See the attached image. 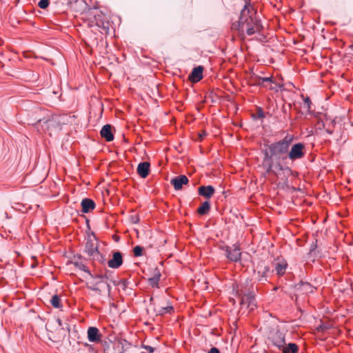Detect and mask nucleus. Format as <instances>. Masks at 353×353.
<instances>
[{"label":"nucleus","instance_id":"6e6552de","mask_svg":"<svg viewBox=\"0 0 353 353\" xmlns=\"http://www.w3.org/2000/svg\"><path fill=\"white\" fill-rule=\"evenodd\" d=\"M226 256L231 261L236 262L240 260L241 252L238 245H233L232 247H227L225 249Z\"/></svg>","mask_w":353,"mask_h":353},{"label":"nucleus","instance_id":"7c9ffc66","mask_svg":"<svg viewBox=\"0 0 353 353\" xmlns=\"http://www.w3.org/2000/svg\"><path fill=\"white\" fill-rule=\"evenodd\" d=\"M142 348L148 351L149 353H153L154 351V348L153 347L147 345H143Z\"/></svg>","mask_w":353,"mask_h":353},{"label":"nucleus","instance_id":"c85d7f7f","mask_svg":"<svg viewBox=\"0 0 353 353\" xmlns=\"http://www.w3.org/2000/svg\"><path fill=\"white\" fill-rule=\"evenodd\" d=\"M75 265L77 267H78L80 270H83V271H84L85 272H88V270L87 266L83 265V264H82L81 263L76 262L75 263Z\"/></svg>","mask_w":353,"mask_h":353},{"label":"nucleus","instance_id":"393cba45","mask_svg":"<svg viewBox=\"0 0 353 353\" xmlns=\"http://www.w3.org/2000/svg\"><path fill=\"white\" fill-rule=\"evenodd\" d=\"M314 287L312 286L308 283H302V290H303L306 293H312L314 291Z\"/></svg>","mask_w":353,"mask_h":353},{"label":"nucleus","instance_id":"1a4fd4ad","mask_svg":"<svg viewBox=\"0 0 353 353\" xmlns=\"http://www.w3.org/2000/svg\"><path fill=\"white\" fill-rule=\"evenodd\" d=\"M203 67L201 65L194 68L189 74L188 79L192 83H197L203 79Z\"/></svg>","mask_w":353,"mask_h":353},{"label":"nucleus","instance_id":"6ab92c4d","mask_svg":"<svg viewBox=\"0 0 353 353\" xmlns=\"http://www.w3.org/2000/svg\"><path fill=\"white\" fill-rule=\"evenodd\" d=\"M210 210V203L208 201H205L201 203V206L197 209V212L200 215L207 214Z\"/></svg>","mask_w":353,"mask_h":353},{"label":"nucleus","instance_id":"c9c22d12","mask_svg":"<svg viewBox=\"0 0 353 353\" xmlns=\"http://www.w3.org/2000/svg\"><path fill=\"white\" fill-rule=\"evenodd\" d=\"M99 277L101 279V281L103 282L105 278L103 276H100Z\"/></svg>","mask_w":353,"mask_h":353},{"label":"nucleus","instance_id":"ddd939ff","mask_svg":"<svg viewBox=\"0 0 353 353\" xmlns=\"http://www.w3.org/2000/svg\"><path fill=\"white\" fill-rule=\"evenodd\" d=\"M100 134L106 141H111L114 139V135L112 132V127L109 124H106L102 128Z\"/></svg>","mask_w":353,"mask_h":353},{"label":"nucleus","instance_id":"f257e3e1","mask_svg":"<svg viewBox=\"0 0 353 353\" xmlns=\"http://www.w3.org/2000/svg\"><path fill=\"white\" fill-rule=\"evenodd\" d=\"M293 136L287 135L283 139L274 142L268 145V151L265 152L264 162L268 163V172L274 173L277 177H279V171H285L288 173L291 172L288 168H284L281 163H277L275 170H273V158L276 161L285 160L288 159V150L292 145Z\"/></svg>","mask_w":353,"mask_h":353},{"label":"nucleus","instance_id":"4be33fe9","mask_svg":"<svg viewBox=\"0 0 353 353\" xmlns=\"http://www.w3.org/2000/svg\"><path fill=\"white\" fill-rule=\"evenodd\" d=\"M161 274L159 273L156 274L153 277L148 279V282L152 287H158L159 282L160 281Z\"/></svg>","mask_w":353,"mask_h":353},{"label":"nucleus","instance_id":"aec40b11","mask_svg":"<svg viewBox=\"0 0 353 353\" xmlns=\"http://www.w3.org/2000/svg\"><path fill=\"white\" fill-rule=\"evenodd\" d=\"M269 271L268 266H264L261 270L257 271L258 281L260 282L267 281L266 274Z\"/></svg>","mask_w":353,"mask_h":353},{"label":"nucleus","instance_id":"7ed1b4c3","mask_svg":"<svg viewBox=\"0 0 353 353\" xmlns=\"http://www.w3.org/2000/svg\"><path fill=\"white\" fill-rule=\"evenodd\" d=\"M285 343V334L283 332L276 330L270 334L268 344L271 352H279Z\"/></svg>","mask_w":353,"mask_h":353},{"label":"nucleus","instance_id":"f8f14e48","mask_svg":"<svg viewBox=\"0 0 353 353\" xmlns=\"http://www.w3.org/2000/svg\"><path fill=\"white\" fill-rule=\"evenodd\" d=\"M88 339L90 342L97 343L101 340V334L95 327H90L88 330Z\"/></svg>","mask_w":353,"mask_h":353},{"label":"nucleus","instance_id":"20e7f679","mask_svg":"<svg viewBox=\"0 0 353 353\" xmlns=\"http://www.w3.org/2000/svg\"><path fill=\"white\" fill-rule=\"evenodd\" d=\"M38 125H41L42 130L48 132L51 136L53 132L61 130V123L58 117H52L48 119H39L37 123Z\"/></svg>","mask_w":353,"mask_h":353},{"label":"nucleus","instance_id":"f03ea898","mask_svg":"<svg viewBox=\"0 0 353 353\" xmlns=\"http://www.w3.org/2000/svg\"><path fill=\"white\" fill-rule=\"evenodd\" d=\"M232 29L238 31L241 36L252 35L259 32L262 29L261 20L256 10L250 4L246 3L242 9L239 20L232 24Z\"/></svg>","mask_w":353,"mask_h":353},{"label":"nucleus","instance_id":"4468645a","mask_svg":"<svg viewBox=\"0 0 353 353\" xmlns=\"http://www.w3.org/2000/svg\"><path fill=\"white\" fill-rule=\"evenodd\" d=\"M82 212L88 213L95 208V203L90 199H83L81 203Z\"/></svg>","mask_w":353,"mask_h":353},{"label":"nucleus","instance_id":"c756f323","mask_svg":"<svg viewBox=\"0 0 353 353\" xmlns=\"http://www.w3.org/2000/svg\"><path fill=\"white\" fill-rule=\"evenodd\" d=\"M261 81H263V83L266 84L268 83H273V77H261Z\"/></svg>","mask_w":353,"mask_h":353},{"label":"nucleus","instance_id":"2eb2a0df","mask_svg":"<svg viewBox=\"0 0 353 353\" xmlns=\"http://www.w3.org/2000/svg\"><path fill=\"white\" fill-rule=\"evenodd\" d=\"M199 194L207 199H210L214 193V188L212 185L200 186L199 188Z\"/></svg>","mask_w":353,"mask_h":353},{"label":"nucleus","instance_id":"cd10ccee","mask_svg":"<svg viewBox=\"0 0 353 353\" xmlns=\"http://www.w3.org/2000/svg\"><path fill=\"white\" fill-rule=\"evenodd\" d=\"M49 6V1L48 0H40L38 2V6L42 9H46Z\"/></svg>","mask_w":353,"mask_h":353},{"label":"nucleus","instance_id":"bb28decb","mask_svg":"<svg viewBox=\"0 0 353 353\" xmlns=\"http://www.w3.org/2000/svg\"><path fill=\"white\" fill-rule=\"evenodd\" d=\"M142 252H143V248L139 245H137L133 248V252H134V255L135 256H141Z\"/></svg>","mask_w":353,"mask_h":353},{"label":"nucleus","instance_id":"0eeeda50","mask_svg":"<svg viewBox=\"0 0 353 353\" xmlns=\"http://www.w3.org/2000/svg\"><path fill=\"white\" fill-rule=\"evenodd\" d=\"M85 252L89 256L94 259L99 254L97 242L94 238H89L85 244Z\"/></svg>","mask_w":353,"mask_h":353},{"label":"nucleus","instance_id":"39448f33","mask_svg":"<svg viewBox=\"0 0 353 353\" xmlns=\"http://www.w3.org/2000/svg\"><path fill=\"white\" fill-rule=\"evenodd\" d=\"M237 293L241 298V305H246L250 311L253 310L256 307L253 291L241 288Z\"/></svg>","mask_w":353,"mask_h":353},{"label":"nucleus","instance_id":"473e14b6","mask_svg":"<svg viewBox=\"0 0 353 353\" xmlns=\"http://www.w3.org/2000/svg\"><path fill=\"white\" fill-rule=\"evenodd\" d=\"M304 103H305V104H307V105L308 108H310V103H311V101H310V99L308 97H307V98H306V99L304 100Z\"/></svg>","mask_w":353,"mask_h":353},{"label":"nucleus","instance_id":"423d86ee","mask_svg":"<svg viewBox=\"0 0 353 353\" xmlns=\"http://www.w3.org/2000/svg\"><path fill=\"white\" fill-rule=\"evenodd\" d=\"M305 154V145L302 143H297L292 145L290 150H288V158L294 161L302 159Z\"/></svg>","mask_w":353,"mask_h":353},{"label":"nucleus","instance_id":"4c0bfd02","mask_svg":"<svg viewBox=\"0 0 353 353\" xmlns=\"http://www.w3.org/2000/svg\"><path fill=\"white\" fill-rule=\"evenodd\" d=\"M134 223H137V220L136 219H134Z\"/></svg>","mask_w":353,"mask_h":353},{"label":"nucleus","instance_id":"e433bc0d","mask_svg":"<svg viewBox=\"0 0 353 353\" xmlns=\"http://www.w3.org/2000/svg\"><path fill=\"white\" fill-rule=\"evenodd\" d=\"M134 223H137V220L136 219H134Z\"/></svg>","mask_w":353,"mask_h":353},{"label":"nucleus","instance_id":"dca6fc26","mask_svg":"<svg viewBox=\"0 0 353 353\" xmlns=\"http://www.w3.org/2000/svg\"><path fill=\"white\" fill-rule=\"evenodd\" d=\"M150 163L148 162H142L138 165L137 173L142 178H145L149 174Z\"/></svg>","mask_w":353,"mask_h":353},{"label":"nucleus","instance_id":"5701e85b","mask_svg":"<svg viewBox=\"0 0 353 353\" xmlns=\"http://www.w3.org/2000/svg\"><path fill=\"white\" fill-rule=\"evenodd\" d=\"M174 310V308L172 305H169L165 307H162L158 311V314L160 315H164L165 314H171Z\"/></svg>","mask_w":353,"mask_h":353},{"label":"nucleus","instance_id":"9b49d317","mask_svg":"<svg viewBox=\"0 0 353 353\" xmlns=\"http://www.w3.org/2000/svg\"><path fill=\"white\" fill-rule=\"evenodd\" d=\"M123 263L122 254L119 252H114L112 259L108 262V265L110 268L117 269Z\"/></svg>","mask_w":353,"mask_h":353},{"label":"nucleus","instance_id":"f3484780","mask_svg":"<svg viewBox=\"0 0 353 353\" xmlns=\"http://www.w3.org/2000/svg\"><path fill=\"white\" fill-rule=\"evenodd\" d=\"M288 268V263L285 260L279 261L275 263L274 269L278 276H283Z\"/></svg>","mask_w":353,"mask_h":353},{"label":"nucleus","instance_id":"72a5a7b5","mask_svg":"<svg viewBox=\"0 0 353 353\" xmlns=\"http://www.w3.org/2000/svg\"><path fill=\"white\" fill-rule=\"evenodd\" d=\"M107 288H108V292H110V290H111V287H110V285L109 284H107Z\"/></svg>","mask_w":353,"mask_h":353},{"label":"nucleus","instance_id":"a878e982","mask_svg":"<svg viewBox=\"0 0 353 353\" xmlns=\"http://www.w3.org/2000/svg\"><path fill=\"white\" fill-rule=\"evenodd\" d=\"M253 79L254 81V85L264 88L268 87L266 84L263 83V81H261V77L255 76L253 77Z\"/></svg>","mask_w":353,"mask_h":353},{"label":"nucleus","instance_id":"f704fd0d","mask_svg":"<svg viewBox=\"0 0 353 353\" xmlns=\"http://www.w3.org/2000/svg\"><path fill=\"white\" fill-rule=\"evenodd\" d=\"M101 23H102V22H101V21H97V25L98 26H101Z\"/></svg>","mask_w":353,"mask_h":353},{"label":"nucleus","instance_id":"9d476101","mask_svg":"<svg viewBox=\"0 0 353 353\" xmlns=\"http://www.w3.org/2000/svg\"><path fill=\"white\" fill-rule=\"evenodd\" d=\"M188 179L185 175H180L171 179L170 183L174 186L176 190H181L183 185L188 183Z\"/></svg>","mask_w":353,"mask_h":353},{"label":"nucleus","instance_id":"2f4dec72","mask_svg":"<svg viewBox=\"0 0 353 353\" xmlns=\"http://www.w3.org/2000/svg\"><path fill=\"white\" fill-rule=\"evenodd\" d=\"M208 353H220L216 347H212Z\"/></svg>","mask_w":353,"mask_h":353},{"label":"nucleus","instance_id":"412c9836","mask_svg":"<svg viewBox=\"0 0 353 353\" xmlns=\"http://www.w3.org/2000/svg\"><path fill=\"white\" fill-rule=\"evenodd\" d=\"M50 302L54 308L61 309L63 307L61 296L57 294L53 295Z\"/></svg>","mask_w":353,"mask_h":353},{"label":"nucleus","instance_id":"a211bd4d","mask_svg":"<svg viewBox=\"0 0 353 353\" xmlns=\"http://www.w3.org/2000/svg\"><path fill=\"white\" fill-rule=\"evenodd\" d=\"M281 352L282 353H298L299 347L296 343H285L283 345V347L281 348L279 350V352Z\"/></svg>","mask_w":353,"mask_h":353},{"label":"nucleus","instance_id":"b1692460","mask_svg":"<svg viewBox=\"0 0 353 353\" xmlns=\"http://www.w3.org/2000/svg\"><path fill=\"white\" fill-rule=\"evenodd\" d=\"M267 85L268 87H265L266 88L275 92H278L279 88H281V85L279 84V83L275 82L274 80L273 83H267Z\"/></svg>","mask_w":353,"mask_h":353}]
</instances>
